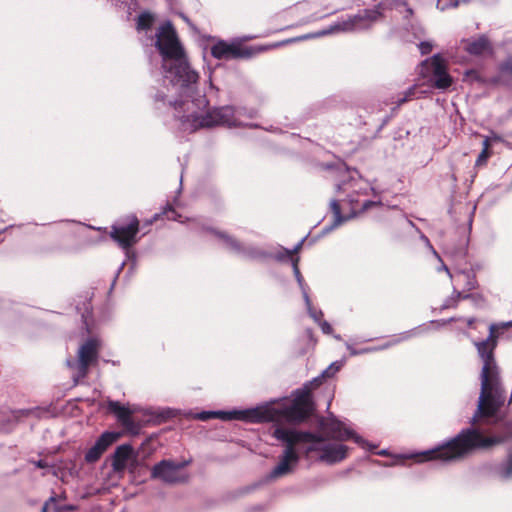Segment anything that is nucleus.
Wrapping results in <instances>:
<instances>
[{
	"instance_id": "1",
	"label": "nucleus",
	"mask_w": 512,
	"mask_h": 512,
	"mask_svg": "<svg viewBox=\"0 0 512 512\" xmlns=\"http://www.w3.org/2000/svg\"><path fill=\"white\" fill-rule=\"evenodd\" d=\"M312 408L310 388L308 385H305L302 389L295 392L294 399L289 402H273L244 411H204L198 413L196 418L203 421L219 418L222 420L239 419L249 422H299L311 413Z\"/></svg>"
},
{
	"instance_id": "2",
	"label": "nucleus",
	"mask_w": 512,
	"mask_h": 512,
	"mask_svg": "<svg viewBox=\"0 0 512 512\" xmlns=\"http://www.w3.org/2000/svg\"><path fill=\"white\" fill-rule=\"evenodd\" d=\"M156 47L163 59L165 77L174 84L187 86L198 80V74L188 64L184 49L170 22L161 25L156 34Z\"/></svg>"
},
{
	"instance_id": "3",
	"label": "nucleus",
	"mask_w": 512,
	"mask_h": 512,
	"mask_svg": "<svg viewBox=\"0 0 512 512\" xmlns=\"http://www.w3.org/2000/svg\"><path fill=\"white\" fill-rule=\"evenodd\" d=\"M476 347L483 361V367L481 372V393L473 421H476L479 416L488 417L494 415L505 401L497 367L493 359L495 342L490 340L482 341L477 343Z\"/></svg>"
},
{
	"instance_id": "4",
	"label": "nucleus",
	"mask_w": 512,
	"mask_h": 512,
	"mask_svg": "<svg viewBox=\"0 0 512 512\" xmlns=\"http://www.w3.org/2000/svg\"><path fill=\"white\" fill-rule=\"evenodd\" d=\"M339 190L348 191L349 199L343 201L342 205L333 200L330 203L331 210L334 214V226H338L344 221L356 216L359 212L365 211L377 203L369 200H361L360 196H368L373 191L370 183L360 176L357 172L350 175L349 181H344Z\"/></svg>"
},
{
	"instance_id": "5",
	"label": "nucleus",
	"mask_w": 512,
	"mask_h": 512,
	"mask_svg": "<svg viewBox=\"0 0 512 512\" xmlns=\"http://www.w3.org/2000/svg\"><path fill=\"white\" fill-rule=\"evenodd\" d=\"M500 439L494 437H484L473 429L462 431L456 438L447 444L438 448L421 453L420 461L442 460L451 461L459 459L476 448H488Z\"/></svg>"
},
{
	"instance_id": "6",
	"label": "nucleus",
	"mask_w": 512,
	"mask_h": 512,
	"mask_svg": "<svg viewBox=\"0 0 512 512\" xmlns=\"http://www.w3.org/2000/svg\"><path fill=\"white\" fill-rule=\"evenodd\" d=\"M273 436L286 445L279 463L272 471L273 477H280L291 473L295 469L299 461V456L296 451L297 445L311 441L313 434L294 429L276 427Z\"/></svg>"
},
{
	"instance_id": "7",
	"label": "nucleus",
	"mask_w": 512,
	"mask_h": 512,
	"mask_svg": "<svg viewBox=\"0 0 512 512\" xmlns=\"http://www.w3.org/2000/svg\"><path fill=\"white\" fill-rule=\"evenodd\" d=\"M236 111L232 107H221L208 111L204 115H189L183 121L185 130L210 128L217 125L237 126L241 122L235 118Z\"/></svg>"
},
{
	"instance_id": "8",
	"label": "nucleus",
	"mask_w": 512,
	"mask_h": 512,
	"mask_svg": "<svg viewBox=\"0 0 512 512\" xmlns=\"http://www.w3.org/2000/svg\"><path fill=\"white\" fill-rule=\"evenodd\" d=\"M381 7L382 6L379 5L376 9L365 10L353 17H349L346 20L339 21L330 26L329 29L318 32L316 36H323L335 32H353L366 29L381 17Z\"/></svg>"
},
{
	"instance_id": "9",
	"label": "nucleus",
	"mask_w": 512,
	"mask_h": 512,
	"mask_svg": "<svg viewBox=\"0 0 512 512\" xmlns=\"http://www.w3.org/2000/svg\"><path fill=\"white\" fill-rule=\"evenodd\" d=\"M422 69L425 70L422 71L423 76H431L433 85L437 89L446 90L453 83L452 77L447 72V65L439 55L425 60L422 63Z\"/></svg>"
},
{
	"instance_id": "10",
	"label": "nucleus",
	"mask_w": 512,
	"mask_h": 512,
	"mask_svg": "<svg viewBox=\"0 0 512 512\" xmlns=\"http://www.w3.org/2000/svg\"><path fill=\"white\" fill-rule=\"evenodd\" d=\"M311 445L308 447V452L316 451L319 453V460L328 464H334L346 458L348 453L347 446L341 443H323L320 439L313 435Z\"/></svg>"
},
{
	"instance_id": "11",
	"label": "nucleus",
	"mask_w": 512,
	"mask_h": 512,
	"mask_svg": "<svg viewBox=\"0 0 512 512\" xmlns=\"http://www.w3.org/2000/svg\"><path fill=\"white\" fill-rule=\"evenodd\" d=\"M139 231V221L136 216L131 215L126 219L125 224H115L112 226L110 237L118 243L123 249H128L137 242V233Z\"/></svg>"
},
{
	"instance_id": "12",
	"label": "nucleus",
	"mask_w": 512,
	"mask_h": 512,
	"mask_svg": "<svg viewBox=\"0 0 512 512\" xmlns=\"http://www.w3.org/2000/svg\"><path fill=\"white\" fill-rule=\"evenodd\" d=\"M321 428L325 434L330 436L331 438L345 441L347 439H353L355 443L366 448L368 446L367 442L355 434V432L347 427L344 423L338 421L334 417H328L321 423Z\"/></svg>"
},
{
	"instance_id": "13",
	"label": "nucleus",
	"mask_w": 512,
	"mask_h": 512,
	"mask_svg": "<svg viewBox=\"0 0 512 512\" xmlns=\"http://www.w3.org/2000/svg\"><path fill=\"white\" fill-rule=\"evenodd\" d=\"M185 463L175 464L170 461L163 460L154 466L152 477L160 479L166 483H178L187 480L188 476L183 472Z\"/></svg>"
},
{
	"instance_id": "14",
	"label": "nucleus",
	"mask_w": 512,
	"mask_h": 512,
	"mask_svg": "<svg viewBox=\"0 0 512 512\" xmlns=\"http://www.w3.org/2000/svg\"><path fill=\"white\" fill-rule=\"evenodd\" d=\"M211 54L216 59L247 58L252 55L251 51L243 48L238 42L217 41L211 47Z\"/></svg>"
},
{
	"instance_id": "15",
	"label": "nucleus",
	"mask_w": 512,
	"mask_h": 512,
	"mask_svg": "<svg viewBox=\"0 0 512 512\" xmlns=\"http://www.w3.org/2000/svg\"><path fill=\"white\" fill-rule=\"evenodd\" d=\"M99 342L95 339L88 340L78 352L79 369L82 376L86 375L88 366L96 360Z\"/></svg>"
},
{
	"instance_id": "16",
	"label": "nucleus",
	"mask_w": 512,
	"mask_h": 512,
	"mask_svg": "<svg viewBox=\"0 0 512 512\" xmlns=\"http://www.w3.org/2000/svg\"><path fill=\"white\" fill-rule=\"evenodd\" d=\"M136 463V455L130 445L119 446L113 457V469L115 471H122L126 468L133 467Z\"/></svg>"
},
{
	"instance_id": "17",
	"label": "nucleus",
	"mask_w": 512,
	"mask_h": 512,
	"mask_svg": "<svg viewBox=\"0 0 512 512\" xmlns=\"http://www.w3.org/2000/svg\"><path fill=\"white\" fill-rule=\"evenodd\" d=\"M108 409L114 413L121 424L126 427H132L131 415L135 412V408H131L128 405H122L117 401H109Z\"/></svg>"
},
{
	"instance_id": "18",
	"label": "nucleus",
	"mask_w": 512,
	"mask_h": 512,
	"mask_svg": "<svg viewBox=\"0 0 512 512\" xmlns=\"http://www.w3.org/2000/svg\"><path fill=\"white\" fill-rule=\"evenodd\" d=\"M465 50L476 56L485 55L491 52V45L489 41L481 36L473 41H466Z\"/></svg>"
},
{
	"instance_id": "19",
	"label": "nucleus",
	"mask_w": 512,
	"mask_h": 512,
	"mask_svg": "<svg viewBox=\"0 0 512 512\" xmlns=\"http://www.w3.org/2000/svg\"><path fill=\"white\" fill-rule=\"evenodd\" d=\"M293 270H294L296 279H297L299 285L301 286V288L303 290V297H304V300H305L308 312L311 315V317H313L316 321H318L320 319V317L322 316V312L321 311L317 312V311H313L312 310L311 301L309 299V296H308L306 290L303 287V278H302V276L300 274V271H299V268H298V265H297V261H295L293 263Z\"/></svg>"
},
{
	"instance_id": "20",
	"label": "nucleus",
	"mask_w": 512,
	"mask_h": 512,
	"mask_svg": "<svg viewBox=\"0 0 512 512\" xmlns=\"http://www.w3.org/2000/svg\"><path fill=\"white\" fill-rule=\"evenodd\" d=\"M119 433L116 432H105L96 441L100 447L105 451L111 444H113L118 438Z\"/></svg>"
},
{
	"instance_id": "21",
	"label": "nucleus",
	"mask_w": 512,
	"mask_h": 512,
	"mask_svg": "<svg viewBox=\"0 0 512 512\" xmlns=\"http://www.w3.org/2000/svg\"><path fill=\"white\" fill-rule=\"evenodd\" d=\"M104 450L100 447V445L96 442L94 446H92L86 453L85 459L87 462H95L100 456L103 454Z\"/></svg>"
},
{
	"instance_id": "22",
	"label": "nucleus",
	"mask_w": 512,
	"mask_h": 512,
	"mask_svg": "<svg viewBox=\"0 0 512 512\" xmlns=\"http://www.w3.org/2000/svg\"><path fill=\"white\" fill-rule=\"evenodd\" d=\"M153 16L150 13H142L138 17L137 28L141 30L149 29L153 23Z\"/></svg>"
},
{
	"instance_id": "23",
	"label": "nucleus",
	"mask_w": 512,
	"mask_h": 512,
	"mask_svg": "<svg viewBox=\"0 0 512 512\" xmlns=\"http://www.w3.org/2000/svg\"><path fill=\"white\" fill-rule=\"evenodd\" d=\"M501 78L503 81L512 79V58L501 66Z\"/></svg>"
},
{
	"instance_id": "24",
	"label": "nucleus",
	"mask_w": 512,
	"mask_h": 512,
	"mask_svg": "<svg viewBox=\"0 0 512 512\" xmlns=\"http://www.w3.org/2000/svg\"><path fill=\"white\" fill-rule=\"evenodd\" d=\"M51 510H55L56 512L63 510V507L56 505V499L54 497H51L42 508V512H49Z\"/></svg>"
},
{
	"instance_id": "25",
	"label": "nucleus",
	"mask_w": 512,
	"mask_h": 512,
	"mask_svg": "<svg viewBox=\"0 0 512 512\" xmlns=\"http://www.w3.org/2000/svg\"><path fill=\"white\" fill-rule=\"evenodd\" d=\"M467 1L468 0H454L450 3H448L446 0H438L437 8L443 11L450 7H457L460 2H467Z\"/></svg>"
},
{
	"instance_id": "26",
	"label": "nucleus",
	"mask_w": 512,
	"mask_h": 512,
	"mask_svg": "<svg viewBox=\"0 0 512 512\" xmlns=\"http://www.w3.org/2000/svg\"><path fill=\"white\" fill-rule=\"evenodd\" d=\"M342 366V362L332 363L322 374L323 377L333 376Z\"/></svg>"
},
{
	"instance_id": "27",
	"label": "nucleus",
	"mask_w": 512,
	"mask_h": 512,
	"mask_svg": "<svg viewBox=\"0 0 512 512\" xmlns=\"http://www.w3.org/2000/svg\"><path fill=\"white\" fill-rule=\"evenodd\" d=\"M500 474L503 478H509L512 475V457L509 459L507 465L501 469Z\"/></svg>"
},
{
	"instance_id": "28",
	"label": "nucleus",
	"mask_w": 512,
	"mask_h": 512,
	"mask_svg": "<svg viewBox=\"0 0 512 512\" xmlns=\"http://www.w3.org/2000/svg\"><path fill=\"white\" fill-rule=\"evenodd\" d=\"M488 157H489V151L482 150L481 153L479 154L477 160H476V165L485 164L487 159H488Z\"/></svg>"
},
{
	"instance_id": "29",
	"label": "nucleus",
	"mask_w": 512,
	"mask_h": 512,
	"mask_svg": "<svg viewBox=\"0 0 512 512\" xmlns=\"http://www.w3.org/2000/svg\"><path fill=\"white\" fill-rule=\"evenodd\" d=\"M419 49L422 54H428L432 50V44L430 42H421L419 44Z\"/></svg>"
},
{
	"instance_id": "30",
	"label": "nucleus",
	"mask_w": 512,
	"mask_h": 512,
	"mask_svg": "<svg viewBox=\"0 0 512 512\" xmlns=\"http://www.w3.org/2000/svg\"><path fill=\"white\" fill-rule=\"evenodd\" d=\"M416 87H410L406 92L404 98L399 100V103H403L409 99H411L415 95Z\"/></svg>"
},
{
	"instance_id": "31",
	"label": "nucleus",
	"mask_w": 512,
	"mask_h": 512,
	"mask_svg": "<svg viewBox=\"0 0 512 512\" xmlns=\"http://www.w3.org/2000/svg\"><path fill=\"white\" fill-rule=\"evenodd\" d=\"M320 327L322 329V331L326 334H330L332 332V327L330 326V324L326 321H323L320 323Z\"/></svg>"
},
{
	"instance_id": "32",
	"label": "nucleus",
	"mask_w": 512,
	"mask_h": 512,
	"mask_svg": "<svg viewBox=\"0 0 512 512\" xmlns=\"http://www.w3.org/2000/svg\"><path fill=\"white\" fill-rule=\"evenodd\" d=\"M489 146H490V139L486 138L483 141V149L482 150L488 151L489 150Z\"/></svg>"
},
{
	"instance_id": "33",
	"label": "nucleus",
	"mask_w": 512,
	"mask_h": 512,
	"mask_svg": "<svg viewBox=\"0 0 512 512\" xmlns=\"http://www.w3.org/2000/svg\"><path fill=\"white\" fill-rule=\"evenodd\" d=\"M456 277H457L458 279H459V278H467V279H469V274H466V273H459V274H457V276H456Z\"/></svg>"
},
{
	"instance_id": "34",
	"label": "nucleus",
	"mask_w": 512,
	"mask_h": 512,
	"mask_svg": "<svg viewBox=\"0 0 512 512\" xmlns=\"http://www.w3.org/2000/svg\"><path fill=\"white\" fill-rule=\"evenodd\" d=\"M441 269L445 270V271H446V273H447L450 277H452V275H451V273H450L449 269H448L445 265H442V266H441Z\"/></svg>"
},
{
	"instance_id": "35",
	"label": "nucleus",
	"mask_w": 512,
	"mask_h": 512,
	"mask_svg": "<svg viewBox=\"0 0 512 512\" xmlns=\"http://www.w3.org/2000/svg\"><path fill=\"white\" fill-rule=\"evenodd\" d=\"M473 288H474V281L471 280L468 282V290H471Z\"/></svg>"
},
{
	"instance_id": "36",
	"label": "nucleus",
	"mask_w": 512,
	"mask_h": 512,
	"mask_svg": "<svg viewBox=\"0 0 512 512\" xmlns=\"http://www.w3.org/2000/svg\"><path fill=\"white\" fill-rule=\"evenodd\" d=\"M491 140H493V141H501V138L499 136H497V135H493L491 137Z\"/></svg>"
},
{
	"instance_id": "37",
	"label": "nucleus",
	"mask_w": 512,
	"mask_h": 512,
	"mask_svg": "<svg viewBox=\"0 0 512 512\" xmlns=\"http://www.w3.org/2000/svg\"><path fill=\"white\" fill-rule=\"evenodd\" d=\"M225 240H226V242H227L231 247H234V246H235V245H234V242H233L232 240H230V239H228V238H226Z\"/></svg>"
},
{
	"instance_id": "38",
	"label": "nucleus",
	"mask_w": 512,
	"mask_h": 512,
	"mask_svg": "<svg viewBox=\"0 0 512 512\" xmlns=\"http://www.w3.org/2000/svg\"><path fill=\"white\" fill-rule=\"evenodd\" d=\"M476 73L474 71H469L466 73V77L474 76Z\"/></svg>"
},
{
	"instance_id": "39",
	"label": "nucleus",
	"mask_w": 512,
	"mask_h": 512,
	"mask_svg": "<svg viewBox=\"0 0 512 512\" xmlns=\"http://www.w3.org/2000/svg\"><path fill=\"white\" fill-rule=\"evenodd\" d=\"M319 382V378H316L313 380V383H318Z\"/></svg>"
},
{
	"instance_id": "40",
	"label": "nucleus",
	"mask_w": 512,
	"mask_h": 512,
	"mask_svg": "<svg viewBox=\"0 0 512 512\" xmlns=\"http://www.w3.org/2000/svg\"><path fill=\"white\" fill-rule=\"evenodd\" d=\"M351 354H352V355H355V354H357V352H356V351H354V350H351Z\"/></svg>"
}]
</instances>
